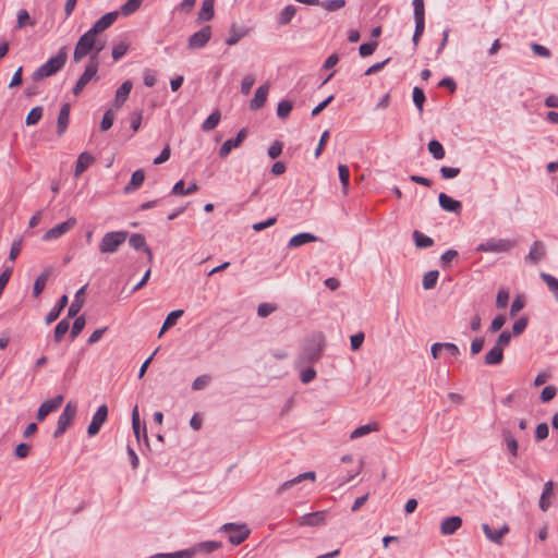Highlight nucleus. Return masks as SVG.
Returning a JSON list of instances; mask_svg holds the SVG:
<instances>
[{
	"label": "nucleus",
	"instance_id": "nucleus-56",
	"mask_svg": "<svg viewBox=\"0 0 558 558\" xmlns=\"http://www.w3.org/2000/svg\"><path fill=\"white\" fill-rule=\"evenodd\" d=\"M439 172H440V175L442 179L449 180V179H453V178L458 177L460 174L461 170H460V168L442 166V167H440Z\"/></svg>",
	"mask_w": 558,
	"mask_h": 558
},
{
	"label": "nucleus",
	"instance_id": "nucleus-29",
	"mask_svg": "<svg viewBox=\"0 0 558 558\" xmlns=\"http://www.w3.org/2000/svg\"><path fill=\"white\" fill-rule=\"evenodd\" d=\"M215 0H204L202 3V8L198 12V21L206 22L210 21L215 15L214 10Z\"/></svg>",
	"mask_w": 558,
	"mask_h": 558
},
{
	"label": "nucleus",
	"instance_id": "nucleus-13",
	"mask_svg": "<svg viewBox=\"0 0 558 558\" xmlns=\"http://www.w3.org/2000/svg\"><path fill=\"white\" fill-rule=\"evenodd\" d=\"M63 402V396L59 395L48 401L40 404L37 411V420L44 421L48 414L56 411Z\"/></svg>",
	"mask_w": 558,
	"mask_h": 558
},
{
	"label": "nucleus",
	"instance_id": "nucleus-42",
	"mask_svg": "<svg viewBox=\"0 0 558 558\" xmlns=\"http://www.w3.org/2000/svg\"><path fill=\"white\" fill-rule=\"evenodd\" d=\"M69 328H70L69 318L60 320L54 328V332H53L54 341L60 342L62 340V338L65 336V333L69 331Z\"/></svg>",
	"mask_w": 558,
	"mask_h": 558
},
{
	"label": "nucleus",
	"instance_id": "nucleus-25",
	"mask_svg": "<svg viewBox=\"0 0 558 558\" xmlns=\"http://www.w3.org/2000/svg\"><path fill=\"white\" fill-rule=\"evenodd\" d=\"M51 274V268H46L35 280L34 287H33V295L35 298H38L41 292L45 290L46 283L49 279V276Z\"/></svg>",
	"mask_w": 558,
	"mask_h": 558
},
{
	"label": "nucleus",
	"instance_id": "nucleus-11",
	"mask_svg": "<svg viewBox=\"0 0 558 558\" xmlns=\"http://www.w3.org/2000/svg\"><path fill=\"white\" fill-rule=\"evenodd\" d=\"M511 247L510 241L507 240H496V239H489L484 243H481L477 245L476 251L477 252H505L508 251Z\"/></svg>",
	"mask_w": 558,
	"mask_h": 558
},
{
	"label": "nucleus",
	"instance_id": "nucleus-24",
	"mask_svg": "<svg viewBox=\"0 0 558 558\" xmlns=\"http://www.w3.org/2000/svg\"><path fill=\"white\" fill-rule=\"evenodd\" d=\"M317 240H318V238L316 235H314L313 233L302 232V233H299V234L292 236L289 241L288 246L291 248H294V247H299V246H302V245L311 243V242H316Z\"/></svg>",
	"mask_w": 558,
	"mask_h": 558
},
{
	"label": "nucleus",
	"instance_id": "nucleus-50",
	"mask_svg": "<svg viewBox=\"0 0 558 558\" xmlns=\"http://www.w3.org/2000/svg\"><path fill=\"white\" fill-rule=\"evenodd\" d=\"M542 278L558 301V279L548 274H542Z\"/></svg>",
	"mask_w": 558,
	"mask_h": 558
},
{
	"label": "nucleus",
	"instance_id": "nucleus-59",
	"mask_svg": "<svg viewBox=\"0 0 558 558\" xmlns=\"http://www.w3.org/2000/svg\"><path fill=\"white\" fill-rule=\"evenodd\" d=\"M255 83V77L252 74L245 75L241 82V93L243 95H248L251 89Z\"/></svg>",
	"mask_w": 558,
	"mask_h": 558
},
{
	"label": "nucleus",
	"instance_id": "nucleus-22",
	"mask_svg": "<svg viewBox=\"0 0 558 558\" xmlns=\"http://www.w3.org/2000/svg\"><path fill=\"white\" fill-rule=\"evenodd\" d=\"M95 161V158L87 151L81 153L77 157L75 169H74V175L78 178L82 175L89 166Z\"/></svg>",
	"mask_w": 558,
	"mask_h": 558
},
{
	"label": "nucleus",
	"instance_id": "nucleus-3",
	"mask_svg": "<svg viewBox=\"0 0 558 558\" xmlns=\"http://www.w3.org/2000/svg\"><path fill=\"white\" fill-rule=\"evenodd\" d=\"M128 236V231H110L105 233L99 243L100 253H116L119 250V247L126 241Z\"/></svg>",
	"mask_w": 558,
	"mask_h": 558
},
{
	"label": "nucleus",
	"instance_id": "nucleus-46",
	"mask_svg": "<svg viewBox=\"0 0 558 558\" xmlns=\"http://www.w3.org/2000/svg\"><path fill=\"white\" fill-rule=\"evenodd\" d=\"M43 107H34L27 114L25 123L26 125H35L37 124L43 117Z\"/></svg>",
	"mask_w": 558,
	"mask_h": 558
},
{
	"label": "nucleus",
	"instance_id": "nucleus-17",
	"mask_svg": "<svg viewBox=\"0 0 558 558\" xmlns=\"http://www.w3.org/2000/svg\"><path fill=\"white\" fill-rule=\"evenodd\" d=\"M129 244L136 251H144L147 255V259L150 263L153 260V252L146 243L145 236L141 233H133L129 239Z\"/></svg>",
	"mask_w": 558,
	"mask_h": 558
},
{
	"label": "nucleus",
	"instance_id": "nucleus-34",
	"mask_svg": "<svg viewBox=\"0 0 558 558\" xmlns=\"http://www.w3.org/2000/svg\"><path fill=\"white\" fill-rule=\"evenodd\" d=\"M183 313H184L183 310H175V311H172L171 313H169L162 324V327H161L158 336L160 337L166 330H168L170 327L174 326L177 324V320L183 315Z\"/></svg>",
	"mask_w": 558,
	"mask_h": 558
},
{
	"label": "nucleus",
	"instance_id": "nucleus-9",
	"mask_svg": "<svg viewBox=\"0 0 558 558\" xmlns=\"http://www.w3.org/2000/svg\"><path fill=\"white\" fill-rule=\"evenodd\" d=\"M211 37V27L204 26L201 31L190 36L187 48L191 50L201 49L207 45Z\"/></svg>",
	"mask_w": 558,
	"mask_h": 558
},
{
	"label": "nucleus",
	"instance_id": "nucleus-60",
	"mask_svg": "<svg viewBox=\"0 0 558 558\" xmlns=\"http://www.w3.org/2000/svg\"><path fill=\"white\" fill-rule=\"evenodd\" d=\"M143 120L142 111H134L130 116V126L133 130V132H137L141 128Z\"/></svg>",
	"mask_w": 558,
	"mask_h": 558
},
{
	"label": "nucleus",
	"instance_id": "nucleus-36",
	"mask_svg": "<svg viewBox=\"0 0 558 558\" xmlns=\"http://www.w3.org/2000/svg\"><path fill=\"white\" fill-rule=\"evenodd\" d=\"M247 31L244 29V28H239L236 27L234 24L230 27V31H229V37L226 39V44L228 46H233L235 45L236 43H239V40L241 38H243L245 35H246Z\"/></svg>",
	"mask_w": 558,
	"mask_h": 558
},
{
	"label": "nucleus",
	"instance_id": "nucleus-64",
	"mask_svg": "<svg viewBox=\"0 0 558 558\" xmlns=\"http://www.w3.org/2000/svg\"><path fill=\"white\" fill-rule=\"evenodd\" d=\"M316 377V371L313 367L302 369L300 373V380L303 384H310Z\"/></svg>",
	"mask_w": 558,
	"mask_h": 558
},
{
	"label": "nucleus",
	"instance_id": "nucleus-55",
	"mask_svg": "<svg viewBox=\"0 0 558 558\" xmlns=\"http://www.w3.org/2000/svg\"><path fill=\"white\" fill-rule=\"evenodd\" d=\"M113 121H114V113L111 109H108L104 113L102 120L100 122V130L104 132L108 131L112 126Z\"/></svg>",
	"mask_w": 558,
	"mask_h": 558
},
{
	"label": "nucleus",
	"instance_id": "nucleus-16",
	"mask_svg": "<svg viewBox=\"0 0 558 558\" xmlns=\"http://www.w3.org/2000/svg\"><path fill=\"white\" fill-rule=\"evenodd\" d=\"M438 202H439V206L445 211L453 213V214H457V215L461 214V211H462V204H461V202L453 199L452 197H450L446 193L441 192L438 195Z\"/></svg>",
	"mask_w": 558,
	"mask_h": 558
},
{
	"label": "nucleus",
	"instance_id": "nucleus-53",
	"mask_svg": "<svg viewBox=\"0 0 558 558\" xmlns=\"http://www.w3.org/2000/svg\"><path fill=\"white\" fill-rule=\"evenodd\" d=\"M239 147L236 141L233 138L227 140L219 148V156L220 158H226L231 153L233 148Z\"/></svg>",
	"mask_w": 558,
	"mask_h": 558
},
{
	"label": "nucleus",
	"instance_id": "nucleus-52",
	"mask_svg": "<svg viewBox=\"0 0 558 558\" xmlns=\"http://www.w3.org/2000/svg\"><path fill=\"white\" fill-rule=\"evenodd\" d=\"M85 324H86V320H85L84 316H78L75 318L72 329H71V332H70V337L72 340L75 339L81 333V331L85 327Z\"/></svg>",
	"mask_w": 558,
	"mask_h": 558
},
{
	"label": "nucleus",
	"instance_id": "nucleus-44",
	"mask_svg": "<svg viewBox=\"0 0 558 558\" xmlns=\"http://www.w3.org/2000/svg\"><path fill=\"white\" fill-rule=\"evenodd\" d=\"M292 109H293L292 101L286 100V99L279 101L278 107H277L278 118H280L281 120L287 119L290 116Z\"/></svg>",
	"mask_w": 558,
	"mask_h": 558
},
{
	"label": "nucleus",
	"instance_id": "nucleus-38",
	"mask_svg": "<svg viewBox=\"0 0 558 558\" xmlns=\"http://www.w3.org/2000/svg\"><path fill=\"white\" fill-rule=\"evenodd\" d=\"M296 13V8L292 4L287 5L278 15V23L287 25L291 22Z\"/></svg>",
	"mask_w": 558,
	"mask_h": 558
},
{
	"label": "nucleus",
	"instance_id": "nucleus-35",
	"mask_svg": "<svg viewBox=\"0 0 558 558\" xmlns=\"http://www.w3.org/2000/svg\"><path fill=\"white\" fill-rule=\"evenodd\" d=\"M221 119V114L219 110H215L213 113L208 116V118L203 122L202 130L204 132H210L219 124Z\"/></svg>",
	"mask_w": 558,
	"mask_h": 558
},
{
	"label": "nucleus",
	"instance_id": "nucleus-48",
	"mask_svg": "<svg viewBox=\"0 0 558 558\" xmlns=\"http://www.w3.org/2000/svg\"><path fill=\"white\" fill-rule=\"evenodd\" d=\"M211 381V376L210 375H201L198 377H196L194 379V381L192 383V389L194 391H198V390H203L204 388H206L209 383Z\"/></svg>",
	"mask_w": 558,
	"mask_h": 558
},
{
	"label": "nucleus",
	"instance_id": "nucleus-18",
	"mask_svg": "<svg viewBox=\"0 0 558 558\" xmlns=\"http://www.w3.org/2000/svg\"><path fill=\"white\" fill-rule=\"evenodd\" d=\"M326 511H316L306 513L299 518V524L302 526H317L325 522Z\"/></svg>",
	"mask_w": 558,
	"mask_h": 558
},
{
	"label": "nucleus",
	"instance_id": "nucleus-10",
	"mask_svg": "<svg viewBox=\"0 0 558 558\" xmlns=\"http://www.w3.org/2000/svg\"><path fill=\"white\" fill-rule=\"evenodd\" d=\"M108 417V407L106 404L100 405L95 414L93 415L92 422L87 427V434L89 436H95L99 433L102 424L107 421Z\"/></svg>",
	"mask_w": 558,
	"mask_h": 558
},
{
	"label": "nucleus",
	"instance_id": "nucleus-14",
	"mask_svg": "<svg viewBox=\"0 0 558 558\" xmlns=\"http://www.w3.org/2000/svg\"><path fill=\"white\" fill-rule=\"evenodd\" d=\"M270 84L268 82L260 85L256 90L254 98L250 101V109L251 110H258L263 108L266 104L268 92H269Z\"/></svg>",
	"mask_w": 558,
	"mask_h": 558
},
{
	"label": "nucleus",
	"instance_id": "nucleus-61",
	"mask_svg": "<svg viewBox=\"0 0 558 558\" xmlns=\"http://www.w3.org/2000/svg\"><path fill=\"white\" fill-rule=\"evenodd\" d=\"M129 50V45L120 43L112 48V58L114 61L120 60Z\"/></svg>",
	"mask_w": 558,
	"mask_h": 558
},
{
	"label": "nucleus",
	"instance_id": "nucleus-19",
	"mask_svg": "<svg viewBox=\"0 0 558 558\" xmlns=\"http://www.w3.org/2000/svg\"><path fill=\"white\" fill-rule=\"evenodd\" d=\"M315 478H316V474L313 471H308V472L299 474L294 478L286 481L282 485H280L279 488L277 489V495H281L287 489H290L294 485H298V484L302 483L305 480H311L312 482H314Z\"/></svg>",
	"mask_w": 558,
	"mask_h": 558
},
{
	"label": "nucleus",
	"instance_id": "nucleus-6",
	"mask_svg": "<svg viewBox=\"0 0 558 558\" xmlns=\"http://www.w3.org/2000/svg\"><path fill=\"white\" fill-rule=\"evenodd\" d=\"M76 412H77L76 404L72 403V402H68L58 418V426L53 433L54 438H59L60 436H62L65 433L68 427L71 425L73 418L75 417Z\"/></svg>",
	"mask_w": 558,
	"mask_h": 558
},
{
	"label": "nucleus",
	"instance_id": "nucleus-4",
	"mask_svg": "<svg viewBox=\"0 0 558 558\" xmlns=\"http://www.w3.org/2000/svg\"><path fill=\"white\" fill-rule=\"evenodd\" d=\"M220 531L228 534V539L232 545H240L250 536V529L246 524L242 523H226L220 527Z\"/></svg>",
	"mask_w": 558,
	"mask_h": 558
},
{
	"label": "nucleus",
	"instance_id": "nucleus-41",
	"mask_svg": "<svg viewBox=\"0 0 558 558\" xmlns=\"http://www.w3.org/2000/svg\"><path fill=\"white\" fill-rule=\"evenodd\" d=\"M338 172H339V179L342 185V192L343 194L348 193L349 189V180H350V170L347 165H339L338 166Z\"/></svg>",
	"mask_w": 558,
	"mask_h": 558
},
{
	"label": "nucleus",
	"instance_id": "nucleus-1",
	"mask_svg": "<svg viewBox=\"0 0 558 558\" xmlns=\"http://www.w3.org/2000/svg\"><path fill=\"white\" fill-rule=\"evenodd\" d=\"M325 347L323 333L310 336L302 344L301 352L295 360V367L302 368L306 364H313L320 360Z\"/></svg>",
	"mask_w": 558,
	"mask_h": 558
},
{
	"label": "nucleus",
	"instance_id": "nucleus-15",
	"mask_svg": "<svg viewBox=\"0 0 558 558\" xmlns=\"http://www.w3.org/2000/svg\"><path fill=\"white\" fill-rule=\"evenodd\" d=\"M462 526V519L459 515L445 518L440 523V533L444 536L454 534Z\"/></svg>",
	"mask_w": 558,
	"mask_h": 558
},
{
	"label": "nucleus",
	"instance_id": "nucleus-51",
	"mask_svg": "<svg viewBox=\"0 0 558 558\" xmlns=\"http://www.w3.org/2000/svg\"><path fill=\"white\" fill-rule=\"evenodd\" d=\"M320 5L329 12H335L345 5V0H325L320 2Z\"/></svg>",
	"mask_w": 558,
	"mask_h": 558
},
{
	"label": "nucleus",
	"instance_id": "nucleus-54",
	"mask_svg": "<svg viewBox=\"0 0 558 558\" xmlns=\"http://www.w3.org/2000/svg\"><path fill=\"white\" fill-rule=\"evenodd\" d=\"M504 438H505V442H506L508 451L512 456L515 457L517 452H518V449H519V444H518L517 439L513 438L509 432H506L504 434Z\"/></svg>",
	"mask_w": 558,
	"mask_h": 558
},
{
	"label": "nucleus",
	"instance_id": "nucleus-26",
	"mask_svg": "<svg viewBox=\"0 0 558 558\" xmlns=\"http://www.w3.org/2000/svg\"><path fill=\"white\" fill-rule=\"evenodd\" d=\"M132 428H133L134 435L137 438V440H140L142 433H143L145 439L147 440L146 425L144 424L142 426V424H141L137 405H135L132 411Z\"/></svg>",
	"mask_w": 558,
	"mask_h": 558
},
{
	"label": "nucleus",
	"instance_id": "nucleus-20",
	"mask_svg": "<svg viewBox=\"0 0 558 558\" xmlns=\"http://www.w3.org/2000/svg\"><path fill=\"white\" fill-rule=\"evenodd\" d=\"M482 529L484 531L485 536L496 544H501L504 536L509 532V527L507 525H502L498 530H493V527L489 524L484 523L482 525Z\"/></svg>",
	"mask_w": 558,
	"mask_h": 558
},
{
	"label": "nucleus",
	"instance_id": "nucleus-23",
	"mask_svg": "<svg viewBox=\"0 0 558 558\" xmlns=\"http://www.w3.org/2000/svg\"><path fill=\"white\" fill-rule=\"evenodd\" d=\"M132 82L125 81L121 84V86L117 89L113 106L116 108H120L126 101L131 90H132Z\"/></svg>",
	"mask_w": 558,
	"mask_h": 558
},
{
	"label": "nucleus",
	"instance_id": "nucleus-45",
	"mask_svg": "<svg viewBox=\"0 0 558 558\" xmlns=\"http://www.w3.org/2000/svg\"><path fill=\"white\" fill-rule=\"evenodd\" d=\"M221 547L220 542L216 541H207L199 543L195 545L192 549H196V553L204 551V553H213Z\"/></svg>",
	"mask_w": 558,
	"mask_h": 558
},
{
	"label": "nucleus",
	"instance_id": "nucleus-27",
	"mask_svg": "<svg viewBox=\"0 0 558 558\" xmlns=\"http://www.w3.org/2000/svg\"><path fill=\"white\" fill-rule=\"evenodd\" d=\"M145 180V172L142 169H138L132 173L131 180L129 184L124 187L125 193L133 192L140 189Z\"/></svg>",
	"mask_w": 558,
	"mask_h": 558
},
{
	"label": "nucleus",
	"instance_id": "nucleus-57",
	"mask_svg": "<svg viewBox=\"0 0 558 558\" xmlns=\"http://www.w3.org/2000/svg\"><path fill=\"white\" fill-rule=\"evenodd\" d=\"M531 49L536 57H541V58H545V59H548L551 57L550 50L543 45L533 43L531 45Z\"/></svg>",
	"mask_w": 558,
	"mask_h": 558
},
{
	"label": "nucleus",
	"instance_id": "nucleus-62",
	"mask_svg": "<svg viewBox=\"0 0 558 558\" xmlns=\"http://www.w3.org/2000/svg\"><path fill=\"white\" fill-rule=\"evenodd\" d=\"M509 302V292L506 289H500L496 298V306L505 308Z\"/></svg>",
	"mask_w": 558,
	"mask_h": 558
},
{
	"label": "nucleus",
	"instance_id": "nucleus-63",
	"mask_svg": "<svg viewBox=\"0 0 558 558\" xmlns=\"http://www.w3.org/2000/svg\"><path fill=\"white\" fill-rule=\"evenodd\" d=\"M377 45H378L377 41L362 44L359 48V52H360L361 57L371 56L377 48Z\"/></svg>",
	"mask_w": 558,
	"mask_h": 558
},
{
	"label": "nucleus",
	"instance_id": "nucleus-49",
	"mask_svg": "<svg viewBox=\"0 0 558 558\" xmlns=\"http://www.w3.org/2000/svg\"><path fill=\"white\" fill-rule=\"evenodd\" d=\"M426 100L424 90L417 86L413 88V102L420 112L423 111V105Z\"/></svg>",
	"mask_w": 558,
	"mask_h": 558
},
{
	"label": "nucleus",
	"instance_id": "nucleus-28",
	"mask_svg": "<svg viewBox=\"0 0 558 558\" xmlns=\"http://www.w3.org/2000/svg\"><path fill=\"white\" fill-rule=\"evenodd\" d=\"M85 290H86V286L82 287L75 294V299L74 301L72 302V304L70 305L69 307V311H68V318H73L75 317L78 312L82 310V306H83V303L84 301L81 299L82 295H84L85 293Z\"/></svg>",
	"mask_w": 558,
	"mask_h": 558
},
{
	"label": "nucleus",
	"instance_id": "nucleus-43",
	"mask_svg": "<svg viewBox=\"0 0 558 558\" xmlns=\"http://www.w3.org/2000/svg\"><path fill=\"white\" fill-rule=\"evenodd\" d=\"M142 4V0H128L121 8L120 13L123 16H129L136 12Z\"/></svg>",
	"mask_w": 558,
	"mask_h": 558
},
{
	"label": "nucleus",
	"instance_id": "nucleus-40",
	"mask_svg": "<svg viewBox=\"0 0 558 558\" xmlns=\"http://www.w3.org/2000/svg\"><path fill=\"white\" fill-rule=\"evenodd\" d=\"M413 239H414L415 245L418 248H427V247H430L434 245V240L430 236H427L417 230H415L413 232Z\"/></svg>",
	"mask_w": 558,
	"mask_h": 558
},
{
	"label": "nucleus",
	"instance_id": "nucleus-31",
	"mask_svg": "<svg viewBox=\"0 0 558 558\" xmlns=\"http://www.w3.org/2000/svg\"><path fill=\"white\" fill-rule=\"evenodd\" d=\"M378 430H379V424L376 422H373V423L362 425V426H359L357 428H355L351 433L350 438L356 439V438L363 437L372 432H378Z\"/></svg>",
	"mask_w": 558,
	"mask_h": 558
},
{
	"label": "nucleus",
	"instance_id": "nucleus-33",
	"mask_svg": "<svg viewBox=\"0 0 558 558\" xmlns=\"http://www.w3.org/2000/svg\"><path fill=\"white\" fill-rule=\"evenodd\" d=\"M504 352L499 347H493L485 355V364L497 365L502 361Z\"/></svg>",
	"mask_w": 558,
	"mask_h": 558
},
{
	"label": "nucleus",
	"instance_id": "nucleus-12",
	"mask_svg": "<svg viewBox=\"0 0 558 558\" xmlns=\"http://www.w3.org/2000/svg\"><path fill=\"white\" fill-rule=\"evenodd\" d=\"M119 12H109L97 20L89 29L94 35H98L109 28L117 20Z\"/></svg>",
	"mask_w": 558,
	"mask_h": 558
},
{
	"label": "nucleus",
	"instance_id": "nucleus-30",
	"mask_svg": "<svg viewBox=\"0 0 558 558\" xmlns=\"http://www.w3.org/2000/svg\"><path fill=\"white\" fill-rule=\"evenodd\" d=\"M554 490V483L551 481H548L544 485L543 494L539 499V508L543 511H546L550 506V497L553 496Z\"/></svg>",
	"mask_w": 558,
	"mask_h": 558
},
{
	"label": "nucleus",
	"instance_id": "nucleus-39",
	"mask_svg": "<svg viewBox=\"0 0 558 558\" xmlns=\"http://www.w3.org/2000/svg\"><path fill=\"white\" fill-rule=\"evenodd\" d=\"M545 246L542 242H535L530 250L529 259L537 263L545 256Z\"/></svg>",
	"mask_w": 558,
	"mask_h": 558
},
{
	"label": "nucleus",
	"instance_id": "nucleus-2",
	"mask_svg": "<svg viewBox=\"0 0 558 558\" xmlns=\"http://www.w3.org/2000/svg\"><path fill=\"white\" fill-rule=\"evenodd\" d=\"M68 59L66 47H61L54 57L48 59L46 63L40 65L32 75L34 82L41 81L46 77L58 73L65 64Z\"/></svg>",
	"mask_w": 558,
	"mask_h": 558
},
{
	"label": "nucleus",
	"instance_id": "nucleus-58",
	"mask_svg": "<svg viewBox=\"0 0 558 558\" xmlns=\"http://www.w3.org/2000/svg\"><path fill=\"white\" fill-rule=\"evenodd\" d=\"M413 16L414 19H425L424 0H413Z\"/></svg>",
	"mask_w": 558,
	"mask_h": 558
},
{
	"label": "nucleus",
	"instance_id": "nucleus-32",
	"mask_svg": "<svg viewBox=\"0 0 558 558\" xmlns=\"http://www.w3.org/2000/svg\"><path fill=\"white\" fill-rule=\"evenodd\" d=\"M196 554V549H185L174 553H160L150 556L149 558H193Z\"/></svg>",
	"mask_w": 558,
	"mask_h": 558
},
{
	"label": "nucleus",
	"instance_id": "nucleus-5",
	"mask_svg": "<svg viewBox=\"0 0 558 558\" xmlns=\"http://www.w3.org/2000/svg\"><path fill=\"white\" fill-rule=\"evenodd\" d=\"M94 47H96V35L90 31H87L78 38L75 45L73 53L74 61L80 62L88 53L92 54Z\"/></svg>",
	"mask_w": 558,
	"mask_h": 558
},
{
	"label": "nucleus",
	"instance_id": "nucleus-47",
	"mask_svg": "<svg viewBox=\"0 0 558 558\" xmlns=\"http://www.w3.org/2000/svg\"><path fill=\"white\" fill-rule=\"evenodd\" d=\"M438 276H439L438 270H430V271L426 272L423 278L424 289H426V290L433 289L437 283Z\"/></svg>",
	"mask_w": 558,
	"mask_h": 558
},
{
	"label": "nucleus",
	"instance_id": "nucleus-8",
	"mask_svg": "<svg viewBox=\"0 0 558 558\" xmlns=\"http://www.w3.org/2000/svg\"><path fill=\"white\" fill-rule=\"evenodd\" d=\"M76 219L74 217L69 218L68 220L54 226L53 228L49 229L44 235V241H51L59 239L66 232H69L72 228L76 225Z\"/></svg>",
	"mask_w": 558,
	"mask_h": 558
},
{
	"label": "nucleus",
	"instance_id": "nucleus-21",
	"mask_svg": "<svg viewBox=\"0 0 558 558\" xmlns=\"http://www.w3.org/2000/svg\"><path fill=\"white\" fill-rule=\"evenodd\" d=\"M70 104L65 102L61 106L57 121V133L59 136L63 135L70 122Z\"/></svg>",
	"mask_w": 558,
	"mask_h": 558
},
{
	"label": "nucleus",
	"instance_id": "nucleus-37",
	"mask_svg": "<svg viewBox=\"0 0 558 558\" xmlns=\"http://www.w3.org/2000/svg\"><path fill=\"white\" fill-rule=\"evenodd\" d=\"M427 149L436 160H440L445 157V148L442 144L437 140H432L427 144Z\"/></svg>",
	"mask_w": 558,
	"mask_h": 558
},
{
	"label": "nucleus",
	"instance_id": "nucleus-7",
	"mask_svg": "<svg viewBox=\"0 0 558 558\" xmlns=\"http://www.w3.org/2000/svg\"><path fill=\"white\" fill-rule=\"evenodd\" d=\"M98 66L99 65L95 64V60L88 61L84 73L80 76L75 86L73 87L72 92L75 96H78L83 92L84 87L96 76Z\"/></svg>",
	"mask_w": 558,
	"mask_h": 558
}]
</instances>
